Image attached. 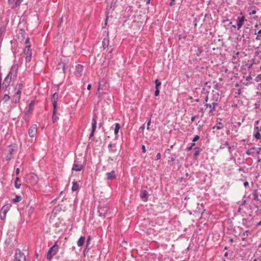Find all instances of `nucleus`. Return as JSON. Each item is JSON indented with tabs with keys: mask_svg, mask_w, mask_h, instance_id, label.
Returning a JSON list of instances; mask_svg holds the SVG:
<instances>
[{
	"mask_svg": "<svg viewBox=\"0 0 261 261\" xmlns=\"http://www.w3.org/2000/svg\"><path fill=\"white\" fill-rule=\"evenodd\" d=\"M229 143L228 141H226L224 144H222L219 147L220 149H223L225 147L228 146Z\"/></svg>",
	"mask_w": 261,
	"mask_h": 261,
	"instance_id": "32",
	"label": "nucleus"
},
{
	"mask_svg": "<svg viewBox=\"0 0 261 261\" xmlns=\"http://www.w3.org/2000/svg\"><path fill=\"white\" fill-rule=\"evenodd\" d=\"M108 148L110 152H115L116 151V145L115 144H110L108 145Z\"/></svg>",
	"mask_w": 261,
	"mask_h": 261,
	"instance_id": "22",
	"label": "nucleus"
},
{
	"mask_svg": "<svg viewBox=\"0 0 261 261\" xmlns=\"http://www.w3.org/2000/svg\"><path fill=\"white\" fill-rule=\"evenodd\" d=\"M22 88L23 85L22 84L19 83L16 85L15 87V93L12 97V100L15 103L19 102Z\"/></svg>",
	"mask_w": 261,
	"mask_h": 261,
	"instance_id": "2",
	"label": "nucleus"
},
{
	"mask_svg": "<svg viewBox=\"0 0 261 261\" xmlns=\"http://www.w3.org/2000/svg\"><path fill=\"white\" fill-rule=\"evenodd\" d=\"M196 117V115H194V116H193L191 117V123H192V122H193L194 121V120H195V119Z\"/></svg>",
	"mask_w": 261,
	"mask_h": 261,
	"instance_id": "51",
	"label": "nucleus"
},
{
	"mask_svg": "<svg viewBox=\"0 0 261 261\" xmlns=\"http://www.w3.org/2000/svg\"><path fill=\"white\" fill-rule=\"evenodd\" d=\"M59 247L57 245V242H56L55 244L48 251L46 255L47 259H50L57 253Z\"/></svg>",
	"mask_w": 261,
	"mask_h": 261,
	"instance_id": "5",
	"label": "nucleus"
},
{
	"mask_svg": "<svg viewBox=\"0 0 261 261\" xmlns=\"http://www.w3.org/2000/svg\"><path fill=\"white\" fill-rule=\"evenodd\" d=\"M100 89V85L99 84L98 87V90H97L98 91H97V94L98 95V97L101 96L100 93L99 92Z\"/></svg>",
	"mask_w": 261,
	"mask_h": 261,
	"instance_id": "43",
	"label": "nucleus"
},
{
	"mask_svg": "<svg viewBox=\"0 0 261 261\" xmlns=\"http://www.w3.org/2000/svg\"><path fill=\"white\" fill-rule=\"evenodd\" d=\"M34 101H32L30 103V104H29V111H30V110L31 109V108L32 107H33V106H34Z\"/></svg>",
	"mask_w": 261,
	"mask_h": 261,
	"instance_id": "44",
	"label": "nucleus"
},
{
	"mask_svg": "<svg viewBox=\"0 0 261 261\" xmlns=\"http://www.w3.org/2000/svg\"><path fill=\"white\" fill-rule=\"evenodd\" d=\"M84 67L82 65H77L75 67V71H74V74L77 76H80L82 75Z\"/></svg>",
	"mask_w": 261,
	"mask_h": 261,
	"instance_id": "16",
	"label": "nucleus"
},
{
	"mask_svg": "<svg viewBox=\"0 0 261 261\" xmlns=\"http://www.w3.org/2000/svg\"><path fill=\"white\" fill-rule=\"evenodd\" d=\"M38 179L39 178L36 174L31 173L26 175L25 181L27 184L33 186L37 184Z\"/></svg>",
	"mask_w": 261,
	"mask_h": 261,
	"instance_id": "4",
	"label": "nucleus"
},
{
	"mask_svg": "<svg viewBox=\"0 0 261 261\" xmlns=\"http://www.w3.org/2000/svg\"><path fill=\"white\" fill-rule=\"evenodd\" d=\"M256 153V151L252 149V147L251 148H250V149H248L246 151V153L247 154V155H253L254 154V153Z\"/></svg>",
	"mask_w": 261,
	"mask_h": 261,
	"instance_id": "26",
	"label": "nucleus"
},
{
	"mask_svg": "<svg viewBox=\"0 0 261 261\" xmlns=\"http://www.w3.org/2000/svg\"><path fill=\"white\" fill-rule=\"evenodd\" d=\"M142 152L143 153L146 152V148H145V145H142Z\"/></svg>",
	"mask_w": 261,
	"mask_h": 261,
	"instance_id": "50",
	"label": "nucleus"
},
{
	"mask_svg": "<svg viewBox=\"0 0 261 261\" xmlns=\"http://www.w3.org/2000/svg\"><path fill=\"white\" fill-rule=\"evenodd\" d=\"M246 203V200H243L242 202V203L240 204V206H243L244 205H245Z\"/></svg>",
	"mask_w": 261,
	"mask_h": 261,
	"instance_id": "52",
	"label": "nucleus"
},
{
	"mask_svg": "<svg viewBox=\"0 0 261 261\" xmlns=\"http://www.w3.org/2000/svg\"><path fill=\"white\" fill-rule=\"evenodd\" d=\"M251 79H252V77H251V76L250 75H249L248 76H247L246 77V81H249Z\"/></svg>",
	"mask_w": 261,
	"mask_h": 261,
	"instance_id": "57",
	"label": "nucleus"
},
{
	"mask_svg": "<svg viewBox=\"0 0 261 261\" xmlns=\"http://www.w3.org/2000/svg\"><path fill=\"white\" fill-rule=\"evenodd\" d=\"M20 179L19 178V177H17L15 178V180L14 181V186L17 189H18L20 188L21 184L20 183Z\"/></svg>",
	"mask_w": 261,
	"mask_h": 261,
	"instance_id": "21",
	"label": "nucleus"
},
{
	"mask_svg": "<svg viewBox=\"0 0 261 261\" xmlns=\"http://www.w3.org/2000/svg\"><path fill=\"white\" fill-rule=\"evenodd\" d=\"M90 240H91L90 238L89 237L88 239L87 240V246H88L89 244H90Z\"/></svg>",
	"mask_w": 261,
	"mask_h": 261,
	"instance_id": "55",
	"label": "nucleus"
},
{
	"mask_svg": "<svg viewBox=\"0 0 261 261\" xmlns=\"http://www.w3.org/2000/svg\"><path fill=\"white\" fill-rule=\"evenodd\" d=\"M147 195H148V192L146 190H142L141 191L140 196L142 201H147V199H148Z\"/></svg>",
	"mask_w": 261,
	"mask_h": 261,
	"instance_id": "18",
	"label": "nucleus"
},
{
	"mask_svg": "<svg viewBox=\"0 0 261 261\" xmlns=\"http://www.w3.org/2000/svg\"><path fill=\"white\" fill-rule=\"evenodd\" d=\"M159 93H160L159 89H155V93H154L155 96H159Z\"/></svg>",
	"mask_w": 261,
	"mask_h": 261,
	"instance_id": "42",
	"label": "nucleus"
},
{
	"mask_svg": "<svg viewBox=\"0 0 261 261\" xmlns=\"http://www.w3.org/2000/svg\"><path fill=\"white\" fill-rule=\"evenodd\" d=\"M195 152L194 153V157H196L200 153L201 151V148L199 147H195Z\"/></svg>",
	"mask_w": 261,
	"mask_h": 261,
	"instance_id": "28",
	"label": "nucleus"
},
{
	"mask_svg": "<svg viewBox=\"0 0 261 261\" xmlns=\"http://www.w3.org/2000/svg\"><path fill=\"white\" fill-rule=\"evenodd\" d=\"M217 100H213V101L211 103H203L204 106L205 107V110L207 108H210L209 114L210 115H213V112L216 110V107L218 106L217 102Z\"/></svg>",
	"mask_w": 261,
	"mask_h": 261,
	"instance_id": "7",
	"label": "nucleus"
},
{
	"mask_svg": "<svg viewBox=\"0 0 261 261\" xmlns=\"http://www.w3.org/2000/svg\"><path fill=\"white\" fill-rule=\"evenodd\" d=\"M21 199H22V198L20 196L17 195L15 197V198L13 199V201L14 203H17V202L20 201L21 200Z\"/></svg>",
	"mask_w": 261,
	"mask_h": 261,
	"instance_id": "30",
	"label": "nucleus"
},
{
	"mask_svg": "<svg viewBox=\"0 0 261 261\" xmlns=\"http://www.w3.org/2000/svg\"><path fill=\"white\" fill-rule=\"evenodd\" d=\"M120 128V125L118 123H116L115 124L114 134L115 136L118 135L119 130Z\"/></svg>",
	"mask_w": 261,
	"mask_h": 261,
	"instance_id": "24",
	"label": "nucleus"
},
{
	"mask_svg": "<svg viewBox=\"0 0 261 261\" xmlns=\"http://www.w3.org/2000/svg\"><path fill=\"white\" fill-rule=\"evenodd\" d=\"M248 232H249V230H247L243 233V236L244 237V238H242L243 241H244L246 239V237L248 236Z\"/></svg>",
	"mask_w": 261,
	"mask_h": 261,
	"instance_id": "35",
	"label": "nucleus"
},
{
	"mask_svg": "<svg viewBox=\"0 0 261 261\" xmlns=\"http://www.w3.org/2000/svg\"><path fill=\"white\" fill-rule=\"evenodd\" d=\"M175 0H171V2L169 3V6L172 7L175 5Z\"/></svg>",
	"mask_w": 261,
	"mask_h": 261,
	"instance_id": "46",
	"label": "nucleus"
},
{
	"mask_svg": "<svg viewBox=\"0 0 261 261\" xmlns=\"http://www.w3.org/2000/svg\"><path fill=\"white\" fill-rule=\"evenodd\" d=\"M9 152L5 157V160L7 161L11 160L13 158L14 149L13 146L11 145L9 146Z\"/></svg>",
	"mask_w": 261,
	"mask_h": 261,
	"instance_id": "15",
	"label": "nucleus"
},
{
	"mask_svg": "<svg viewBox=\"0 0 261 261\" xmlns=\"http://www.w3.org/2000/svg\"><path fill=\"white\" fill-rule=\"evenodd\" d=\"M203 49L202 47H199L196 51V55L197 56L199 57L200 56L201 54L202 53Z\"/></svg>",
	"mask_w": 261,
	"mask_h": 261,
	"instance_id": "31",
	"label": "nucleus"
},
{
	"mask_svg": "<svg viewBox=\"0 0 261 261\" xmlns=\"http://www.w3.org/2000/svg\"><path fill=\"white\" fill-rule=\"evenodd\" d=\"M192 148L193 147L191 146H189V147L187 148V150L188 151H190V150H192Z\"/></svg>",
	"mask_w": 261,
	"mask_h": 261,
	"instance_id": "58",
	"label": "nucleus"
},
{
	"mask_svg": "<svg viewBox=\"0 0 261 261\" xmlns=\"http://www.w3.org/2000/svg\"><path fill=\"white\" fill-rule=\"evenodd\" d=\"M79 188V185L77 182H73L71 189L73 191H77Z\"/></svg>",
	"mask_w": 261,
	"mask_h": 261,
	"instance_id": "23",
	"label": "nucleus"
},
{
	"mask_svg": "<svg viewBox=\"0 0 261 261\" xmlns=\"http://www.w3.org/2000/svg\"><path fill=\"white\" fill-rule=\"evenodd\" d=\"M260 162H261V158L258 156V159H257V162L259 163Z\"/></svg>",
	"mask_w": 261,
	"mask_h": 261,
	"instance_id": "64",
	"label": "nucleus"
},
{
	"mask_svg": "<svg viewBox=\"0 0 261 261\" xmlns=\"http://www.w3.org/2000/svg\"><path fill=\"white\" fill-rule=\"evenodd\" d=\"M17 73L18 66L16 65H13L3 82V86L6 89L10 86L11 81L17 77Z\"/></svg>",
	"mask_w": 261,
	"mask_h": 261,
	"instance_id": "1",
	"label": "nucleus"
},
{
	"mask_svg": "<svg viewBox=\"0 0 261 261\" xmlns=\"http://www.w3.org/2000/svg\"><path fill=\"white\" fill-rule=\"evenodd\" d=\"M150 2H151V0H146V5H148L149 4H150Z\"/></svg>",
	"mask_w": 261,
	"mask_h": 261,
	"instance_id": "62",
	"label": "nucleus"
},
{
	"mask_svg": "<svg viewBox=\"0 0 261 261\" xmlns=\"http://www.w3.org/2000/svg\"><path fill=\"white\" fill-rule=\"evenodd\" d=\"M25 43L26 44V46L23 50V53L26 56V62H29L31 60L32 55L31 46L30 44V38L29 37L26 39Z\"/></svg>",
	"mask_w": 261,
	"mask_h": 261,
	"instance_id": "3",
	"label": "nucleus"
},
{
	"mask_svg": "<svg viewBox=\"0 0 261 261\" xmlns=\"http://www.w3.org/2000/svg\"><path fill=\"white\" fill-rule=\"evenodd\" d=\"M107 178L108 180H112L115 178V171L114 170L110 172L107 173Z\"/></svg>",
	"mask_w": 261,
	"mask_h": 261,
	"instance_id": "19",
	"label": "nucleus"
},
{
	"mask_svg": "<svg viewBox=\"0 0 261 261\" xmlns=\"http://www.w3.org/2000/svg\"><path fill=\"white\" fill-rule=\"evenodd\" d=\"M199 138H200V137H199V136L198 135H196V136H195L194 137V138H193V140H192V141H193V142H196L197 140H198L199 139Z\"/></svg>",
	"mask_w": 261,
	"mask_h": 261,
	"instance_id": "40",
	"label": "nucleus"
},
{
	"mask_svg": "<svg viewBox=\"0 0 261 261\" xmlns=\"http://www.w3.org/2000/svg\"><path fill=\"white\" fill-rule=\"evenodd\" d=\"M4 31H5V29L3 28H1L0 29V40H2V34H3V33L4 32Z\"/></svg>",
	"mask_w": 261,
	"mask_h": 261,
	"instance_id": "39",
	"label": "nucleus"
},
{
	"mask_svg": "<svg viewBox=\"0 0 261 261\" xmlns=\"http://www.w3.org/2000/svg\"><path fill=\"white\" fill-rule=\"evenodd\" d=\"M259 193L257 191H254L253 192V200L255 201H259V199L258 198V195Z\"/></svg>",
	"mask_w": 261,
	"mask_h": 261,
	"instance_id": "25",
	"label": "nucleus"
},
{
	"mask_svg": "<svg viewBox=\"0 0 261 261\" xmlns=\"http://www.w3.org/2000/svg\"><path fill=\"white\" fill-rule=\"evenodd\" d=\"M20 172V169L19 168H17L16 170V174L18 175L19 174Z\"/></svg>",
	"mask_w": 261,
	"mask_h": 261,
	"instance_id": "54",
	"label": "nucleus"
},
{
	"mask_svg": "<svg viewBox=\"0 0 261 261\" xmlns=\"http://www.w3.org/2000/svg\"><path fill=\"white\" fill-rule=\"evenodd\" d=\"M91 84H89V85H88V86H87V89H88V90H90V89H91Z\"/></svg>",
	"mask_w": 261,
	"mask_h": 261,
	"instance_id": "63",
	"label": "nucleus"
},
{
	"mask_svg": "<svg viewBox=\"0 0 261 261\" xmlns=\"http://www.w3.org/2000/svg\"><path fill=\"white\" fill-rule=\"evenodd\" d=\"M197 21H198V19L197 18H195L194 20V27L196 28L197 27Z\"/></svg>",
	"mask_w": 261,
	"mask_h": 261,
	"instance_id": "47",
	"label": "nucleus"
},
{
	"mask_svg": "<svg viewBox=\"0 0 261 261\" xmlns=\"http://www.w3.org/2000/svg\"><path fill=\"white\" fill-rule=\"evenodd\" d=\"M85 241V237L84 236H81L77 242V246L79 247L82 246L84 245Z\"/></svg>",
	"mask_w": 261,
	"mask_h": 261,
	"instance_id": "20",
	"label": "nucleus"
},
{
	"mask_svg": "<svg viewBox=\"0 0 261 261\" xmlns=\"http://www.w3.org/2000/svg\"><path fill=\"white\" fill-rule=\"evenodd\" d=\"M232 147V146H230L229 145V144H228V146H227V147L228 148V152H229V153L230 154H231V149Z\"/></svg>",
	"mask_w": 261,
	"mask_h": 261,
	"instance_id": "49",
	"label": "nucleus"
},
{
	"mask_svg": "<svg viewBox=\"0 0 261 261\" xmlns=\"http://www.w3.org/2000/svg\"><path fill=\"white\" fill-rule=\"evenodd\" d=\"M174 161H175V158L174 157H173V156H171L170 158V161L174 162Z\"/></svg>",
	"mask_w": 261,
	"mask_h": 261,
	"instance_id": "60",
	"label": "nucleus"
},
{
	"mask_svg": "<svg viewBox=\"0 0 261 261\" xmlns=\"http://www.w3.org/2000/svg\"><path fill=\"white\" fill-rule=\"evenodd\" d=\"M88 246H86V248L85 249V250H84V254H85L86 252H88L89 249L88 248Z\"/></svg>",
	"mask_w": 261,
	"mask_h": 261,
	"instance_id": "53",
	"label": "nucleus"
},
{
	"mask_svg": "<svg viewBox=\"0 0 261 261\" xmlns=\"http://www.w3.org/2000/svg\"><path fill=\"white\" fill-rule=\"evenodd\" d=\"M83 165L76 159L74 162L72 169L76 171H80L83 169Z\"/></svg>",
	"mask_w": 261,
	"mask_h": 261,
	"instance_id": "12",
	"label": "nucleus"
},
{
	"mask_svg": "<svg viewBox=\"0 0 261 261\" xmlns=\"http://www.w3.org/2000/svg\"><path fill=\"white\" fill-rule=\"evenodd\" d=\"M37 132V128L36 124L32 125L29 129L28 134L30 137L34 138L36 136Z\"/></svg>",
	"mask_w": 261,
	"mask_h": 261,
	"instance_id": "13",
	"label": "nucleus"
},
{
	"mask_svg": "<svg viewBox=\"0 0 261 261\" xmlns=\"http://www.w3.org/2000/svg\"><path fill=\"white\" fill-rule=\"evenodd\" d=\"M223 127L222 122H219L217 125L213 126V129H221Z\"/></svg>",
	"mask_w": 261,
	"mask_h": 261,
	"instance_id": "27",
	"label": "nucleus"
},
{
	"mask_svg": "<svg viewBox=\"0 0 261 261\" xmlns=\"http://www.w3.org/2000/svg\"><path fill=\"white\" fill-rule=\"evenodd\" d=\"M245 20V17L244 16H239L237 19V24H232V27L237 28L238 30H239L243 24V22Z\"/></svg>",
	"mask_w": 261,
	"mask_h": 261,
	"instance_id": "10",
	"label": "nucleus"
},
{
	"mask_svg": "<svg viewBox=\"0 0 261 261\" xmlns=\"http://www.w3.org/2000/svg\"><path fill=\"white\" fill-rule=\"evenodd\" d=\"M208 95H206V96L205 98V102L204 103H207L208 100Z\"/></svg>",
	"mask_w": 261,
	"mask_h": 261,
	"instance_id": "59",
	"label": "nucleus"
},
{
	"mask_svg": "<svg viewBox=\"0 0 261 261\" xmlns=\"http://www.w3.org/2000/svg\"><path fill=\"white\" fill-rule=\"evenodd\" d=\"M249 15H253L256 14V11L255 9H251L248 10Z\"/></svg>",
	"mask_w": 261,
	"mask_h": 261,
	"instance_id": "38",
	"label": "nucleus"
},
{
	"mask_svg": "<svg viewBox=\"0 0 261 261\" xmlns=\"http://www.w3.org/2000/svg\"><path fill=\"white\" fill-rule=\"evenodd\" d=\"M3 100L5 101V102H7L8 101L9 99H10V96L8 94H5L4 95V97H3Z\"/></svg>",
	"mask_w": 261,
	"mask_h": 261,
	"instance_id": "34",
	"label": "nucleus"
},
{
	"mask_svg": "<svg viewBox=\"0 0 261 261\" xmlns=\"http://www.w3.org/2000/svg\"><path fill=\"white\" fill-rule=\"evenodd\" d=\"M109 208L107 205H100L98 210L99 216L102 218H105L109 215Z\"/></svg>",
	"mask_w": 261,
	"mask_h": 261,
	"instance_id": "6",
	"label": "nucleus"
},
{
	"mask_svg": "<svg viewBox=\"0 0 261 261\" xmlns=\"http://www.w3.org/2000/svg\"><path fill=\"white\" fill-rule=\"evenodd\" d=\"M55 114H54V111H53V123H55L57 121V120L58 119V117H56L55 116Z\"/></svg>",
	"mask_w": 261,
	"mask_h": 261,
	"instance_id": "37",
	"label": "nucleus"
},
{
	"mask_svg": "<svg viewBox=\"0 0 261 261\" xmlns=\"http://www.w3.org/2000/svg\"><path fill=\"white\" fill-rule=\"evenodd\" d=\"M244 186L246 187L249 186V183L248 181H246L244 182Z\"/></svg>",
	"mask_w": 261,
	"mask_h": 261,
	"instance_id": "56",
	"label": "nucleus"
},
{
	"mask_svg": "<svg viewBox=\"0 0 261 261\" xmlns=\"http://www.w3.org/2000/svg\"><path fill=\"white\" fill-rule=\"evenodd\" d=\"M58 98V93H55L52 96L53 103V106H54V114H55L56 113Z\"/></svg>",
	"mask_w": 261,
	"mask_h": 261,
	"instance_id": "17",
	"label": "nucleus"
},
{
	"mask_svg": "<svg viewBox=\"0 0 261 261\" xmlns=\"http://www.w3.org/2000/svg\"><path fill=\"white\" fill-rule=\"evenodd\" d=\"M144 128H145V125H144V124H143V125H142L141 126L140 129H141L143 131V130H144Z\"/></svg>",
	"mask_w": 261,
	"mask_h": 261,
	"instance_id": "61",
	"label": "nucleus"
},
{
	"mask_svg": "<svg viewBox=\"0 0 261 261\" xmlns=\"http://www.w3.org/2000/svg\"><path fill=\"white\" fill-rule=\"evenodd\" d=\"M150 124H151V119H150L147 123V129L148 130L149 129V126H150Z\"/></svg>",
	"mask_w": 261,
	"mask_h": 261,
	"instance_id": "45",
	"label": "nucleus"
},
{
	"mask_svg": "<svg viewBox=\"0 0 261 261\" xmlns=\"http://www.w3.org/2000/svg\"><path fill=\"white\" fill-rule=\"evenodd\" d=\"M96 117L94 116L92 118V130L90 134L89 138L91 139L94 136V132L95 131L96 128Z\"/></svg>",
	"mask_w": 261,
	"mask_h": 261,
	"instance_id": "14",
	"label": "nucleus"
},
{
	"mask_svg": "<svg viewBox=\"0 0 261 261\" xmlns=\"http://www.w3.org/2000/svg\"><path fill=\"white\" fill-rule=\"evenodd\" d=\"M14 261H26L25 255L19 249H17L15 251Z\"/></svg>",
	"mask_w": 261,
	"mask_h": 261,
	"instance_id": "9",
	"label": "nucleus"
},
{
	"mask_svg": "<svg viewBox=\"0 0 261 261\" xmlns=\"http://www.w3.org/2000/svg\"><path fill=\"white\" fill-rule=\"evenodd\" d=\"M9 210V205L3 206L0 211V218L2 220H5L6 219V214Z\"/></svg>",
	"mask_w": 261,
	"mask_h": 261,
	"instance_id": "11",
	"label": "nucleus"
},
{
	"mask_svg": "<svg viewBox=\"0 0 261 261\" xmlns=\"http://www.w3.org/2000/svg\"><path fill=\"white\" fill-rule=\"evenodd\" d=\"M161 153H158L156 155V160L160 159H161Z\"/></svg>",
	"mask_w": 261,
	"mask_h": 261,
	"instance_id": "48",
	"label": "nucleus"
},
{
	"mask_svg": "<svg viewBox=\"0 0 261 261\" xmlns=\"http://www.w3.org/2000/svg\"><path fill=\"white\" fill-rule=\"evenodd\" d=\"M155 89H159V87L161 85V82L159 81L158 80L155 81Z\"/></svg>",
	"mask_w": 261,
	"mask_h": 261,
	"instance_id": "33",
	"label": "nucleus"
},
{
	"mask_svg": "<svg viewBox=\"0 0 261 261\" xmlns=\"http://www.w3.org/2000/svg\"><path fill=\"white\" fill-rule=\"evenodd\" d=\"M255 80L256 82H261V73L256 76Z\"/></svg>",
	"mask_w": 261,
	"mask_h": 261,
	"instance_id": "36",
	"label": "nucleus"
},
{
	"mask_svg": "<svg viewBox=\"0 0 261 261\" xmlns=\"http://www.w3.org/2000/svg\"><path fill=\"white\" fill-rule=\"evenodd\" d=\"M109 41L108 39H107V38L103 39V40L102 41V45H103L104 48L108 47V46L109 45Z\"/></svg>",
	"mask_w": 261,
	"mask_h": 261,
	"instance_id": "29",
	"label": "nucleus"
},
{
	"mask_svg": "<svg viewBox=\"0 0 261 261\" xmlns=\"http://www.w3.org/2000/svg\"><path fill=\"white\" fill-rule=\"evenodd\" d=\"M254 132L255 133L253 135L254 138L256 139H259L261 137L259 133L261 132V123L259 120L255 122Z\"/></svg>",
	"mask_w": 261,
	"mask_h": 261,
	"instance_id": "8",
	"label": "nucleus"
},
{
	"mask_svg": "<svg viewBox=\"0 0 261 261\" xmlns=\"http://www.w3.org/2000/svg\"><path fill=\"white\" fill-rule=\"evenodd\" d=\"M22 1L23 0H16L15 2V6L16 7L19 6Z\"/></svg>",
	"mask_w": 261,
	"mask_h": 261,
	"instance_id": "41",
	"label": "nucleus"
}]
</instances>
